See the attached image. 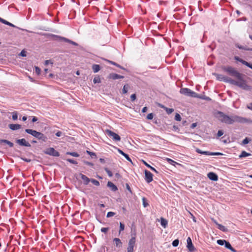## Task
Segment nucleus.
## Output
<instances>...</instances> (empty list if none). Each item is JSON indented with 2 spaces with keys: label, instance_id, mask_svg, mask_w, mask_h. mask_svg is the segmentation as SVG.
<instances>
[{
  "label": "nucleus",
  "instance_id": "37",
  "mask_svg": "<svg viewBox=\"0 0 252 252\" xmlns=\"http://www.w3.org/2000/svg\"><path fill=\"white\" fill-rule=\"evenodd\" d=\"M166 160L170 164L172 165H175V164H178V163L170 158H167Z\"/></svg>",
  "mask_w": 252,
  "mask_h": 252
},
{
  "label": "nucleus",
  "instance_id": "14",
  "mask_svg": "<svg viewBox=\"0 0 252 252\" xmlns=\"http://www.w3.org/2000/svg\"><path fill=\"white\" fill-rule=\"evenodd\" d=\"M207 176H208V177L211 180H212L214 181H216L218 179V176L217 175V174H216L215 173H214L213 172H209Z\"/></svg>",
  "mask_w": 252,
  "mask_h": 252
},
{
  "label": "nucleus",
  "instance_id": "62",
  "mask_svg": "<svg viewBox=\"0 0 252 252\" xmlns=\"http://www.w3.org/2000/svg\"><path fill=\"white\" fill-rule=\"evenodd\" d=\"M247 108L249 109H250L252 110V103H250L249 105H247Z\"/></svg>",
  "mask_w": 252,
  "mask_h": 252
},
{
  "label": "nucleus",
  "instance_id": "10",
  "mask_svg": "<svg viewBox=\"0 0 252 252\" xmlns=\"http://www.w3.org/2000/svg\"><path fill=\"white\" fill-rule=\"evenodd\" d=\"M145 180L148 183L151 182L153 181V174L149 171H145Z\"/></svg>",
  "mask_w": 252,
  "mask_h": 252
},
{
  "label": "nucleus",
  "instance_id": "43",
  "mask_svg": "<svg viewBox=\"0 0 252 252\" xmlns=\"http://www.w3.org/2000/svg\"><path fill=\"white\" fill-rule=\"evenodd\" d=\"M115 215V213L113 212H109L107 214V217L110 218L114 216Z\"/></svg>",
  "mask_w": 252,
  "mask_h": 252
},
{
  "label": "nucleus",
  "instance_id": "33",
  "mask_svg": "<svg viewBox=\"0 0 252 252\" xmlns=\"http://www.w3.org/2000/svg\"><path fill=\"white\" fill-rule=\"evenodd\" d=\"M18 118L17 112L14 111L12 113V119L14 121L16 120Z\"/></svg>",
  "mask_w": 252,
  "mask_h": 252
},
{
  "label": "nucleus",
  "instance_id": "24",
  "mask_svg": "<svg viewBox=\"0 0 252 252\" xmlns=\"http://www.w3.org/2000/svg\"><path fill=\"white\" fill-rule=\"evenodd\" d=\"M0 22H1L2 23L4 24L10 26L12 27H15V26L13 24L9 23V22L6 21L5 20H4V19H2L1 18L0 19Z\"/></svg>",
  "mask_w": 252,
  "mask_h": 252
},
{
  "label": "nucleus",
  "instance_id": "41",
  "mask_svg": "<svg viewBox=\"0 0 252 252\" xmlns=\"http://www.w3.org/2000/svg\"><path fill=\"white\" fill-rule=\"evenodd\" d=\"M125 229V225L122 223V222L120 223V231L119 233L121 232V231H123Z\"/></svg>",
  "mask_w": 252,
  "mask_h": 252
},
{
  "label": "nucleus",
  "instance_id": "40",
  "mask_svg": "<svg viewBox=\"0 0 252 252\" xmlns=\"http://www.w3.org/2000/svg\"><path fill=\"white\" fill-rule=\"evenodd\" d=\"M105 170L107 172V173L108 174V175L109 177H111L113 176V174H112V172L110 170H109L108 168H105Z\"/></svg>",
  "mask_w": 252,
  "mask_h": 252
},
{
  "label": "nucleus",
  "instance_id": "30",
  "mask_svg": "<svg viewBox=\"0 0 252 252\" xmlns=\"http://www.w3.org/2000/svg\"><path fill=\"white\" fill-rule=\"evenodd\" d=\"M90 182H91L95 186H98L99 185V182L95 179H92L90 180Z\"/></svg>",
  "mask_w": 252,
  "mask_h": 252
},
{
  "label": "nucleus",
  "instance_id": "59",
  "mask_svg": "<svg viewBox=\"0 0 252 252\" xmlns=\"http://www.w3.org/2000/svg\"><path fill=\"white\" fill-rule=\"evenodd\" d=\"M118 152L121 155H122L123 156H124V155L126 154L123 151H122L121 150H120V149H118Z\"/></svg>",
  "mask_w": 252,
  "mask_h": 252
},
{
  "label": "nucleus",
  "instance_id": "55",
  "mask_svg": "<svg viewBox=\"0 0 252 252\" xmlns=\"http://www.w3.org/2000/svg\"><path fill=\"white\" fill-rule=\"evenodd\" d=\"M35 71L37 74H39L40 72V69L38 67L35 66Z\"/></svg>",
  "mask_w": 252,
  "mask_h": 252
},
{
  "label": "nucleus",
  "instance_id": "23",
  "mask_svg": "<svg viewBox=\"0 0 252 252\" xmlns=\"http://www.w3.org/2000/svg\"><path fill=\"white\" fill-rule=\"evenodd\" d=\"M251 154L246 152V151H242L241 154L239 156V158H245L251 156Z\"/></svg>",
  "mask_w": 252,
  "mask_h": 252
},
{
  "label": "nucleus",
  "instance_id": "15",
  "mask_svg": "<svg viewBox=\"0 0 252 252\" xmlns=\"http://www.w3.org/2000/svg\"><path fill=\"white\" fill-rule=\"evenodd\" d=\"M187 247L190 251H192L194 250V247L192 245L191 240L190 237H188L187 240Z\"/></svg>",
  "mask_w": 252,
  "mask_h": 252
},
{
  "label": "nucleus",
  "instance_id": "26",
  "mask_svg": "<svg viewBox=\"0 0 252 252\" xmlns=\"http://www.w3.org/2000/svg\"><path fill=\"white\" fill-rule=\"evenodd\" d=\"M218 228L223 232H226L227 231V229L224 226L220 224H218Z\"/></svg>",
  "mask_w": 252,
  "mask_h": 252
},
{
  "label": "nucleus",
  "instance_id": "63",
  "mask_svg": "<svg viewBox=\"0 0 252 252\" xmlns=\"http://www.w3.org/2000/svg\"><path fill=\"white\" fill-rule=\"evenodd\" d=\"M20 55L23 57H25L26 56V52L24 51H22L20 53Z\"/></svg>",
  "mask_w": 252,
  "mask_h": 252
},
{
  "label": "nucleus",
  "instance_id": "49",
  "mask_svg": "<svg viewBox=\"0 0 252 252\" xmlns=\"http://www.w3.org/2000/svg\"><path fill=\"white\" fill-rule=\"evenodd\" d=\"M147 118L148 120H152V119H153V113L149 114L147 115Z\"/></svg>",
  "mask_w": 252,
  "mask_h": 252
},
{
  "label": "nucleus",
  "instance_id": "16",
  "mask_svg": "<svg viewBox=\"0 0 252 252\" xmlns=\"http://www.w3.org/2000/svg\"><path fill=\"white\" fill-rule=\"evenodd\" d=\"M8 126L10 129L12 130H15L17 129H19L21 128V126L19 124H9Z\"/></svg>",
  "mask_w": 252,
  "mask_h": 252
},
{
  "label": "nucleus",
  "instance_id": "53",
  "mask_svg": "<svg viewBox=\"0 0 252 252\" xmlns=\"http://www.w3.org/2000/svg\"><path fill=\"white\" fill-rule=\"evenodd\" d=\"M125 158L129 161L132 162V161H131V159L129 157L128 155L125 154L124 156Z\"/></svg>",
  "mask_w": 252,
  "mask_h": 252
},
{
  "label": "nucleus",
  "instance_id": "36",
  "mask_svg": "<svg viewBox=\"0 0 252 252\" xmlns=\"http://www.w3.org/2000/svg\"><path fill=\"white\" fill-rule=\"evenodd\" d=\"M142 202H143V205L144 207H147L149 204L146 201V199L145 197L142 198Z\"/></svg>",
  "mask_w": 252,
  "mask_h": 252
},
{
  "label": "nucleus",
  "instance_id": "5",
  "mask_svg": "<svg viewBox=\"0 0 252 252\" xmlns=\"http://www.w3.org/2000/svg\"><path fill=\"white\" fill-rule=\"evenodd\" d=\"M106 133L111 137L114 141H120L121 140L120 136L117 134V133L113 132L112 131L106 129L105 130Z\"/></svg>",
  "mask_w": 252,
  "mask_h": 252
},
{
  "label": "nucleus",
  "instance_id": "57",
  "mask_svg": "<svg viewBox=\"0 0 252 252\" xmlns=\"http://www.w3.org/2000/svg\"><path fill=\"white\" fill-rule=\"evenodd\" d=\"M62 132L60 131H58L56 133V135L58 137H60V136H62Z\"/></svg>",
  "mask_w": 252,
  "mask_h": 252
},
{
  "label": "nucleus",
  "instance_id": "28",
  "mask_svg": "<svg viewBox=\"0 0 252 252\" xmlns=\"http://www.w3.org/2000/svg\"><path fill=\"white\" fill-rule=\"evenodd\" d=\"M234 59L237 61L241 62L242 63H243L244 65H245V63L247 62L246 61L240 59L239 57H238L237 56H235L234 57Z\"/></svg>",
  "mask_w": 252,
  "mask_h": 252
},
{
  "label": "nucleus",
  "instance_id": "61",
  "mask_svg": "<svg viewBox=\"0 0 252 252\" xmlns=\"http://www.w3.org/2000/svg\"><path fill=\"white\" fill-rule=\"evenodd\" d=\"M7 144L9 145V147H12L13 146V143L8 141Z\"/></svg>",
  "mask_w": 252,
  "mask_h": 252
},
{
  "label": "nucleus",
  "instance_id": "8",
  "mask_svg": "<svg viewBox=\"0 0 252 252\" xmlns=\"http://www.w3.org/2000/svg\"><path fill=\"white\" fill-rule=\"evenodd\" d=\"M44 153L54 157H59L60 156L59 153L55 150L53 148H49L47 149L44 151Z\"/></svg>",
  "mask_w": 252,
  "mask_h": 252
},
{
  "label": "nucleus",
  "instance_id": "38",
  "mask_svg": "<svg viewBox=\"0 0 252 252\" xmlns=\"http://www.w3.org/2000/svg\"><path fill=\"white\" fill-rule=\"evenodd\" d=\"M93 82L94 84L99 83L100 82V79L99 77H95L94 78Z\"/></svg>",
  "mask_w": 252,
  "mask_h": 252
},
{
  "label": "nucleus",
  "instance_id": "21",
  "mask_svg": "<svg viewBox=\"0 0 252 252\" xmlns=\"http://www.w3.org/2000/svg\"><path fill=\"white\" fill-rule=\"evenodd\" d=\"M196 152L199 154H201L202 155H205L208 156H210L211 152L208 151H202L200 149L197 148L196 149Z\"/></svg>",
  "mask_w": 252,
  "mask_h": 252
},
{
  "label": "nucleus",
  "instance_id": "64",
  "mask_svg": "<svg viewBox=\"0 0 252 252\" xmlns=\"http://www.w3.org/2000/svg\"><path fill=\"white\" fill-rule=\"evenodd\" d=\"M147 107H144L143 108L142 110V112L143 113H145L147 111Z\"/></svg>",
  "mask_w": 252,
  "mask_h": 252
},
{
  "label": "nucleus",
  "instance_id": "25",
  "mask_svg": "<svg viewBox=\"0 0 252 252\" xmlns=\"http://www.w3.org/2000/svg\"><path fill=\"white\" fill-rule=\"evenodd\" d=\"M92 68L94 73L97 72L100 70V66L98 64H94Z\"/></svg>",
  "mask_w": 252,
  "mask_h": 252
},
{
  "label": "nucleus",
  "instance_id": "4",
  "mask_svg": "<svg viewBox=\"0 0 252 252\" xmlns=\"http://www.w3.org/2000/svg\"><path fill=\"white\" fill-rule=\"evenodd\" d=\"M180 92L181 94H184L187 96H189L193 97H199V95L196 94L195 92L192 91L191 90L188 88H182Z\"/></svg>",
  "mask_w": 252,
  "mask_h": 252
},
{
  "label": "nucleus",
  "instance_id": "46",
  "mask_svg": "<svg viewBox=\"0 0 252 252\" xmlns=\"http://www.w3.org/2000/svg\"><path fill=\"white\" fill-rule=\"evenodd\" d=\"M67 161H68V162H69L70 163H71L72 164H77V162L76 161L72 159H67Z\"/></svg>",
  "mask_w": 252,
  "mask_h": 252
},
{
  "label": "nucleus",
  "instance_id": "9",
  "mask_svg": "<svg viewBox=\"0 0 252 252\" xmlns=\"http://www.w3.org/2000/svg\"><path fill=\"white\" fill-rule=\"evenodd\" d=\"M16 142L18 144H19V145L22 146H25V147H29L31 146L30 143L29 142L27 141L24 138H22L21 139H17V140H16Z\"/></svg>",
  "mask_w": 252,
  "mask_h": 252
},
{
  "label": "nucleus",
  "instance_id": "32",
  "mask_svg": "<svg viewBox=\"0 0 252 252\" xmlns=\"http://www.w3.org/2000/svg\"><path fill=\"white\" fill-rule=\"evenodd\" d=\"M226 241L224 240H217V244L220 245V246H222L224 244H225V243H226Z\"/></svg>",
  "mask_w": 252,
  "mask_h": 252
},
{
  "label": "nucleus",
  "instance_id": "1",
  "mask_svg": "<svg viewBox=\"0 0 252 252\" xmlns=\"http://www.w3.org/2000/svg\"><path fill=\"white\" fill-rule=\"evenodd\" d=\"M218 115V117L219 119V120L221 122L226 123L227 124L231 125L233 124L234 123H252V121L237 115L229 116L221 112H219Z\"/></svg>",
  "mask_w": 252,
  "mask_h": 252
},
{
  "label": "nucleus",
  "instance_id": "7",
  "mask_svg": "<svg viewBox=\"0 0 252 252\" xmlns=\"http://www.w3.org/2000/svg\"><path fill=\"white\" fill-rule=\"evenodd\" d=\"M136 242V239L134 236L132 237L129 240L128 247L127 248V252H133V248Z\"/></svg>",
  "mask_w": 252,
  "mask_h": 252
},
{
  "label": "nucleus",
  "instance_id": "11",
  "mask_svg": "<svg viewBox=\"0 0 252 252\" xmlns=\"http://www.w3.org/2000/svg\"><path fill=\"white\" fill-rule=\"evenodd\" d=\"M25 131L28 133L30 134L34 137L37 138L39 134L40 133V132H38L35 130H33L32 129H25Z\"/></svg>",
  "mask_w": 252,
  "mask_h": 252
},
{
  "label": "nucleus",
  "instance_id": "6",
  "mask_svg": "<svg viewBox=\"0 0 252 252\" xmlns=\"http://www.w3.org/2000/svg\"><path fill=\"white\" fill-rule=\"evenodd\" d=\"M213 75L216 76L218 80L229 83V80H230L231 78L216 73H213Z\"/></svg>",
  "mask_w": 252,
  "mask_h": 252
},
{
  "label": "nucleus",
  "instance_id": "39",
  "mask_svg": "<svg viewBox=\"0 0 252 252\" xmlns=\"http://www.w3.org/2000/svg\"><path fill=\"white\" fill-rule=\"evenodd\" d=\"M179 241L178 239H176L172 242V245L173 247H177L179 245Z\"/></svg>",
  "mask_w": 252,
  "mask_h": 252
},
{
  "label": "nucleus",
  "instance_id": "48",
  "mask_svg": "<svg viewBox=\"0 0 252 252\" xmlns=\"http://www.w3.org/2000/svg\"><path fill=\"white\" fill-rule=\"evenodd\" d=\"M136 98V94H132L130 96V99L132 101H134Z\"/></svg>",
  "mask_w": 252,
  "mask_h": 252
},
{
  "label": "nucleus",
  "instance_id": "47",
  "mask_svg": "<svg viewBox=\"0 0 252 252\" xmlns=\"http://www.w3.org/2000/svg\"><path fill=\"white\" fill-rule=\"evenodd\" d=\"M223 134V131L222 130H219L217 133V136L218 137H220Z\"/></svg>",
  "mask_w": 252,
  "mask_h": 252
},
{
  "label": "nucleus",
  "instance_id": "42",
  "mask_svg": "<svg viewBox=\"0 0 252 252\" xmlns=\"http://www.w3.org/2000/svg\"><path fill=\"white\" fill-rule=\"evenodd\" d=\"M165 110H166V112L168 114H171L174 111V109L172 108H166Z\"/></svg>",
  "mask_w": 252,
  "mask_h": 252
},
{
  "label": "nucleus",
  "instance_id": "2",
  "mask_svg": "<svg viewBox=\"0 0 252 252\" xmlns=\"http://www.w3.org/2000/svg\"><path fill=\"white\" fill-rule=\"evenodd\" d=\"M236 80L230 79L229 83L235 86H237L244 90H249L250 87L247 84L246 81L243 79V75L239 73V76H237Z\"/></svg>",
  "mask_w": 252,
  "mask_h": 252
},
{
  "label": "nucleus",
  "instance_id": "58",
  "mask_svg": "<svg viewBox=\"0 0 252 252\" xmlns=\"http://www.w3.org/2000/svg\"><path fill=\"white\" fill-rule=\"evenodd\" d=\"M8 141V140H7L0 139V143H4L7 144Z\"/></svg>",
  "mask_w": 252,
  "mask_h": 252
},
{
  "label": "nucleus",
  "instance_id": "12",
  "mask_svg": "<svg viewBox=\"0 0 252 252\" xmlns=\"http://www.w3.org/2000/svg\"><path fill=\"white\" fill-rule=\"evenodd\" d=\"M55 36L57 38H59V40L61 41H63L66 42H68V43H71L74 45H75V46L77 45V44L76 42H75L73 41H71L67 38H66L63 37H61V36H56V35Z\"/></svg>",
  "mask_w": 252,
  "mask_h": 252
},
{
  "label": "nucleus",
  "instance_id": "56",
  "mask_svg": "<svg viewBox=\"0 0 252 252\" xmlns=\"http://www.w3.org/2000/svg\"><path fill=\"white\" fill-rule=\"evenodd\" d=\"M245 65L252 69V63H250L247 62L245 63Z\"/></svg>",
  "mask_w": 252,
  "mask_h": 252
},
{
  "label": "nucleus",
  "instance_id": "19",
  "mask_svg": "<svg viewBox=\"0 0 252 252\" xmlns=\"http://www.w3.org/2000/svg\"><path fill=\"white\" fill-rule=\"evenodd\" d=\"M37 139L45 142L47 140V137L43 133L40 132Z\"/></svg>",
  "mask_w": 252,
  "mask_h": 252
},
{
  "label": "nucleus",
  "instance_id": "51",
  "mask_svg": "<svg viewBox=\"0 0 252 252\" xmlns=\"http://www.w3.org/2000/svg\"><path fill=\"white\" fill-rule=\"evenodd\" d=\"M249 142V140L248 138H245L243 140V142H242L243 144L244 145L248 144Z\"/></svg>",
  "mask_w": 252,
  "mask_h": 252
},
{
  "label": "nucleus",
  "instance_id": "31",
  "mask_svg": "<svg viewBox=\"0 0 252 252\" xmlns=\"http://www.w3.org/2000/svg\"><path fill=\"white\" fill-rule=\"evenodd\" d=\"M236 46L237 47H238V48L239 49H244V50H252V49H249V48H245L241 45H239V44H236Z\"/></svg>",
  "mask_w": 252,
  "mask_h": 252
},
{
  "label": "nucleus",
  "instance_id": "52",
  "mask_svg": "<svg viewBox=\"0 0 252 252\" xmlns=\"http://www.w3.org/2000/svg\"><path fill=\"white\" fill-rule=\"evenodd\" d=\"M108 230V228L107 227H102L101 229V231L103 233H106Z\"/></svg>",
  "mask_w": 252,
  "mask_h": 252
},
{
  "label": "nucleus",
  "instance_id": "13",
  "mask_svg": "<svg viewBox=\"0 0 252 252\" xmlns=\"http://www.w3.org/2000/svg\"><path fill=\"white\" fill-rule=\"evenodd\" d=\"M124 76L116 74V73H111L109 75L108 78L110 79H112L113 80L118 79H122L124 78Z\"/></svg>",
  "mask_w": 252,
  "mask_h": 252
},
{
  "label": "nucleus",
  "instance_id": "27",
  "mask_svg": "<svg viewBox=\"0 0 252 252\" xmlns=\"http://www.w3.org/2000/svg\"><path fill=\"white\" fill-rule=\"evenodd\" d=\"M143 162L144 163V164L146 166H147L148 167L150 168L151 169V170H152L153 171L155 172L156 173H158V171L156 170V169L155 168H154V167L151 166L149 164H148L146 161H145L144 160H143Z\"/></svg>",
  "mask_w": 252,
  "mask_h": 252
},
{
  "label": "nucleus",
  "instance_id": "17",
  "mask_svg": "<svg viewBox=\"0 0 252 252\" xmlns=\"http://www.w3.org/2000/svg\"><path fill=\"white\" fill-rule=\"evenodd\" d=\"M80 176L82 180L83 181L84 184L88 185L89 183L90 182V179L85 175L80 174Z\"/></svg>",
  "mask_w": 252,
  "mask_h": 252
},
{
  "label": "nucleus",
  "instance_id": "50",
  "mask_svg": "<svg viewBox=\"0 0 252 252\" xmlns=\"http://www.w3.org/2000/svg\"><path fill=\"white\" fill-rule=\"evenodd\" d=\"M197 98H201V99H205V100H210L211 99L208 97V96H200L199 95V97H198Z\"/></svg>",
  "mask_w": 252,
  "mask_h": 252
},
{
  "label": "nucleus",
  "instance_id": "18",
  "mask_svg": "<svg viewBox=\"0 0 252 252\" xmlns=\"http://www.w3.org/2000/svg\"><path fill=\"white\" fill-rule=\"evenodd\" d=\"M107 186L113 191H115L118 190L117 187L111 182L109 181L107 183Z\"/></svg>",
  "mask_w": 252,
  "mask_h": 252
},
{
  "label": "nucleus",
  "instance_id": "20",
  "mask_svg": "<svg viewBox=\"0 0 252 252\" xmlns=\"http://www.w3.org/2000/svg\"><path fill=\"white\" fill-rule=\"evenodd\" d=\"M114 242L115 243V245L117 247H121L122 246V243L119 238H114Z\"/></svg>",
  "mask_w": 252,
  "mask_h": 252
},
{
  "label": "nucleus",
  "instance_id": "54",
  "mask_svg": "<svg viewBox=\"0 0 252 252\" xmlns=\"http://www.w3.org/2000/svg\"><path fill=\"white\" fill-rule=\"evenodd\" d=\"M110 63L114 65H116V66L118 67H120V68H121V67L120 66V65H119L118 64L116 63L115 62H113L112 61H108Z\"/></svg>",
  "mask_w": 252,
  "mask_h": 252
},
{
  "label": "nucleus",
  "instance_id": "22",
  "mask_svg": "<svg viewBox=\"0 0 252 252\" xmlns=\"http://www.w3.org/2000/svg\"><path fill=\"white\" fill-rule=\"evenodd\" d=\"M168 222L166 220L163 218H160V224L164 227L166 228Z\"/></svg>",
  "mask_w": 252,
  "mask_h": 252
},
{
  "label": "nucleus",
  "instance_id": "44",
  "mask_svg": "<svg viewBox=\"0 0 252 252\" xmlns=\"http://www.w3.org/2000/svg\"><path fill=\"white\" fill-rule=\"evenodd\" d=\"M225 248L228 249H232V246H231L230 244L228 242H226V243H225Z\"/></svg>",
  "mask_w": 252,
  "mask_h": 252
},
{
  "label": "nucleus",
  "instance_id": "29",
  "mask_svg": "<svg viewBox=\"0 0 252 252\" xmlns=\"http://www.w3.org/2000/svg\"><path fill=\"white\" fill-rule=\"evenodd\" d=\"M67 155H71L73 157H78L79 156V154L75 152H67Z\"/></svg>",
  "mask_w": 252,
  "mask_h": 252
},
{
  "label": "nucleus",
  "instance_id": "34",
  "mask_svg": "<svg viewBox=\"0 0 252 252\" xmlns=\"http://www.w3.org/2000/svg\"><path fill=\"white\" fill-rule=\"evenodd\" d=\"M128 85H125L124 86L123 89V94L127 93V92L128 91Z\"/></svg>",
  "mask_w": 252,
  "mask_h": 252
},
{
  "label": "nucleus",
  "instance_id": "45",
  "mask_svg": "<svg viewBox=\"0 0 252 252\" xmlns=\"http://www.w3.org/2000/svg\"><path fill=\"white\" fill-rule=\"evenodd\" d=\"M223 154L221 153H219V152H216V153H213V152H211L210 153V156H219V155H222Z\"/></svg>",
  "mask_w": 252,
  "mask_h": 252
},
{
  "label": "nucleus",
  "instance_id": "60",
  "mask_svg": "<svg viewBox=\"0 0 252 252\" xmlns=\"http://www.w3.org/2000/svg\"><path fill=\"white\" fill-rule=\"evenodd\" d=\"M126 189L130 192H131V190L130 189V188L129 187V186L128 185V184H126Z\"/></svg>",
  "mask_w": 252,
  "mask_h": 252
},
{
  "label": "nucleus",
  "instance_id": "35",
  "mask_svg": "<svg viewBox=\"0 0 252 252\" xmlns=\"http://www.w3.org/2000/svg\"><path fill=\"white\" fill-rule=\"evenodd\" d=\"M175 120L177 121H181V117L180 114L176 113L175 116Z\"/></svg>",
  "mask_w": 252,
  "mask_h": 252
},
{
  "label": "nucleus",
  "instance_id": "3",
  "mask_svg": "<svg viewBox=\"0 0 252 252\" xmlns=\"http://www.w3.org/2000/svg\"><path fill=\"white\" fill-rule=\"evenodd\" d=\"M221 68L224 72L233 77H236L239 75L240 73L231 66H223Z\"/></svg>",
  "mask_w": 252,
  "mask_h": 252
}]
</instances>
